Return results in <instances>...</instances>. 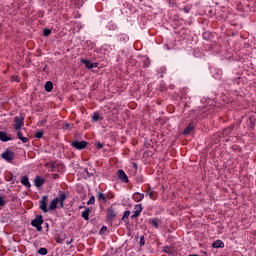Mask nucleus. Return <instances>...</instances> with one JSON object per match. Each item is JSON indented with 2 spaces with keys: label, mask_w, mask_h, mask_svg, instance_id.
<instances>
[{
  "label": "nucleus",
  "mask_w": 256,
  "mask_h": 256,
  "mask_svg": "<svg viewBox=\"0 0 256 256\" xmlns=\"http://www.w3.org/2000/svg\"><path fill=\"white\" fill-rule=\"evenodd\" d=\"M65 199L67 194L65 192H59L58 196L53 198L49 203V197L43 196L40 200L39 208L43 213H49V211H55V209H63L65 207ZM49 205L47 206V204Z\"/></svg>",
  "instance_id": "1"
},
{
  "label": "nucleus",
  "mask_w": 256,
  "mask_h": 256,
  "mask_svg": "<svg viewBox=\"0 0 256 256\" xmlns=\"http://www.w3.org/2000/svg\"><path fill=\"white\" fill-rule=\"evenodd\" d=\"M32 227H36L37 231H42L43 227V216H37L34 220L31 222Z\"/></svg>",
  "instance_id": "2"
},
{
  "label": "nucleus",
  "mask_w": 256,
  "mask_h": 256,
  "mask_svg": "<svg viewBox=\"0 0 256 256\" xmlns=\"http://www.w3.org/2000/svg\"><path fill=\"white\" fill-rule=\"evenodd\" d=\"M14 121H15L14 129L16 131H19V129H21V127H23V125H25V118H23V117L16 116Z\"/></svg>",
  "instance_id": "3"
},
{
  "label": "nucleus",
  "mask_w": 256,
  "mask_h": 256,
  "mask_svg": "<svg viewBox=\"0 0 256 256\" xmlns=\"http://www.w3.org/2000/svg\"><path fill=\"white\" fill-rule=\"evenodd\" d=\"M72 147H75V149H85L87 147V142L85 141H74L72 142Z\"/></svg>",
  "instance_id": "4"
},
{
  "label": "nucleus",
  "mask_w": 256,
  "mask_h": 256,
  "mask_svg": "<svg viewBox=\"0 0 256 256\" xmlns=\"http://www.w3.org/2000/svg\"><path fill=\"white\" fill-rule=\"evenodd\" d=\"M81 63H83L87 69H95L99 67V63H91V61L85 59L81 60Z\"/></svg>",
  "instance_id": "5"
},
{
  "label": "nucleus",
  "mask_w": 256,
  "mask_h": 256,
  "mask_svg": "<svg viewBox=\"0 0 256 256\" xmlns=\"http://www.w3.org/2000/svg\"><path fill=\"white\" fill-rule=\"evenodd\" d=\"M117 175L120 181H122L123 183H129V178L127 177V174L125 173V171L118 170Z\"/></svg>",
  "instance_id": "6"
},
{
  "label": "nucleus",
  "mask_w": 256,
  "mask_h": 256,
  "mask_svg": "<svg viewBox=\"0 0 256 256\" xmlns=\"http://www.w3.org/2000/svg\"><path fill=\"white\" fill-rule=\"evenodd\" d=\"M142 211H143V207L141 206V204H136L134 206V214L131 216L132 219L135 217H139Z\"/></svg>",
  "instance_id": "7"
},
{
  "label": "nucleus",
  "mask_w": 256,
  "mask_h": 256,
  "mask_svg": "<svg viewBox=\"0 0 256 256\" xmlns=\"http://www.w3.org/2000/svg\"><path fill=\"white\" fill-rule=\"evenodd\" d=\"M13 157H14V154L11 151H5L2 154V158H4L5 161H8V163H11V161H13Z\"/></svg>",
  "instance_id": "8"
},
{
  "label": "nucleus",
  "mask_w": 256,
  "mask_h": 256,
  "mask_svg": "<svg viewBox=\"0 0 256 256\" xmlns=\"http://www.w3.org/2000/svg\"><path fill=\"white\" fill-rule=\"evenodd\" d=\"M212 247L214 249H223V247H225V243H223L221 240H216L213 242Z\"/></svg>",
  "instance_id": "9"
},
{
  "label": "nucleus",
  "mask_w": 256,
  "mask_h": 256,
  "mask_svg": "<svg viewBox=\"0 0 256 256\" xmlns=\"http://www.w3.org/2000/svg\"><path fill=\"white\" fill-rule=\"evenodd\" d=\"M0 141L7 143V141H11V137H9L6 132L0 131Z\"/></svg>",
  "instance_id": "10"
},
{
  "label": "nucleus",
  "mask_w": 256,
  "mask_h": 256,
  "mask_svg": "<svg viewBox=\"0 0 256 256\" xmlns=\"http://www.w3.org/2000/svg\"><path fill=\"white\" fill-rule=\"evenodd\" d=\"M133 199H134V201L139 203V201H141L142 199H145V194H141V193L137 192L133 195Z\"/></svg>",
  "instance_id": "11"
},
{
  "label": "nucleus",
  "mask_w": 256,
  "mask_h": 256,
  "mask_svg": "<svg viewBox=\"0 0 256 256\" xmlns=\"http://www.w3.org/2000/svg\"><path fill=\"white\" fill-rule=\"evenodd\" d=\"M115 216H116V214H115V211L113 209H109L107 211V219H108V221H113V219H115Z\"/></svg>",
  "instance_id": "12"
},
{
  "label": "nucleus",
  "mask_w": 256,
  "mask_h": 256,
  "mask_svg": "<svg viewBox=\"0 0 256 256\" xmlns=\"http://www.w3.org/2000/svg\"><path fill=\"white\" fill-rule=\"evenodd\" d=\"M21 183L24 185V187H31V183L29 182V178L27 176L22 177Z\"/></svg>",
  "instance_id": "13"
},
{
  "label": "nucleus",
  "mask_w": 256,
  "mask_h": 256,
  "mask_svg": "<svg viewBox=\"0 0 256 256\" xmlns=\"http://www.w3.org/2000/svg\"><path fill=\"white\" fill-rule=\"evenodd\" d=\"M34 183L37 187H41L43 185V183H45V179H43L41 177H36L34 180Z\"/></svg>",
  "instance_id": "14"
},
{
  "label": "nucleus",
  "mask_w": 256,
  "mask_h": 256,
  "mask_svg": "<svg viewBox=\"0 0 256 256\" xmlns=\"http://www.w3.org/2000/svg\"><path fill=\"white\" fill-rule=\"evenodd\" d=\"M45 91H47V93H51V91H53V82L51 81L46 82Z\"/></svg>",
  "instance_id": "15"
},
{
  "label": "nucleus",
  "mask_w": 256,
  "mask_h": 256,
  "mask_svg": "<svg viewBox=\"0 0 256 256\" xmlns=\"http://www.w3.org/2000/svg\"><path fill=\"white\" fill-rule=\"evenodd\" d=\"M217 72H216V74L213 72V70H211V73H212V75H213V77L215 78V79H221V75H223V71H221L220 69H217L216 70Z\"/></svg>",
  "instance_id": "16"
},
{
  "label": "nucleus",
  "mask_w": 256,
  "mask_h": 256,
  "mask_svg": "<svg viewBox=\"0 0 256 256\" xmlns=\"http://www.w3.org/2000/svg\"><path fill=\"white\" fill-rule=\"evenodd\" d=\"M195 129V126L193 124H189L188 127L184 130V135H189L191 131Z\"/></svg>",
  "instance_id": "17"
},
{
  "label": "nucleus",
  "mask_w": 256,
  "mask_h": 256,
  "mask_svg": "<svg viewBox=\"0 0 256 256\" xmlns=\"http://www.w3.org/2000/svg\"><path fill=\"white\" fill-rule=\"evenodd\" d=\"M164 253H167L168 255H173L175 253V249L172 247L166 246L164 247Z\"/></svg>",
  "instance_id": "18"
},
{
  "label": "nucleus",
  "mask_w": 256,
  "mask_h": 256,
  "mask_svg": "<svg viewBox=\"0 0 256 256\" xmlns=\"http://www.w3.org/2000/svg\"><path fill=\"white\" fill-rule=\"evenodd\" d=\"M150 223L152 225V227H155V229H158L159 228V220L158 219H150Z\"/></svg>",
  "instance_id": "19"
},
{
  "label": "nucleus",
  "mask_w": 256,
  "mask_h": 256,
  "mask_svg": "<svg viewBox=\"0 0 256 256\" xmlns=\"http://www.w3.org/2000/svg\"><path fill=\"white\" fill-rule=\"evenodd\" d=\"M89 213H90L89 209L82 212V217L83 219H85V221H89Z\"/></svg>",
  "instance_id": "20"
},
{
  "label": "nucleus",
  "mask_w": 256,
  "mask_h": 256,
  "mask_svg": "<svg viewBox=\"0 0 256 256\" xmlns=\"http://www.w3.org/2000/svg\"><path fill=\"white\" fill-rule=\"evenodd\" d=\"M129 215H131V211L126 210L123 214L122 221H125V219H129Z\"/></svg>",
  "instance_id": "21"
},
{
  "label": "nucleus",
  "mask_w": 256,
  "mask_h": 256,
  "mask_svg": "<svg viewBox=\"0 0 256 256\" xmlns=\"http://www.w3.org/2000/svg\"><path fill=\"white\" fill-rule=\"evenodd\" d=\"M99 119H101V116L98 113L92 115V121L97 122Z\"/></svg>",
  "instance_id": "22"
},
{
  "label": "nucleus",
  "mask_w": 256,
  "mask_h": 256,
  "mask_svg": "<svg viewBox=\"0 0 256 256\" xmlns=\"http://www.w3.org/2000/svg\"><path fill=\"white\" fill-rule=\"evenodd\" d=\"M87 205H95V196H91L87 202Z\"/></svg>",
  "instance_id": "23"
},
{
  "label": "nucleus",
  "mask_w": 256,
  "mask_h": 256,
  "mask_svg": "<svg viewBox=\"0 0 256 256\" xmlns=\"http://www.w3.org/2000/svg\"><path fill=\"white\" fill-rule=\"evenodd\" d=\"M38 253H39V255H47V250H46V248H40L38 250Z\"/></svg>",
  "instance_id": "24"
},
{
  "label": "nucleus",
  "mask_w": 256,
  "mask_h": 256,
  "mask_svg": "<svg viewBox=\"0 0 256 256\" xmlns=\"http://www.w3.org/2000/svg\"><path fill=\"white\" fill-rule=\"evenodd\" d=\"M35 137H36L37 139H41V137H43V131H37V132L35 133Z\"/></svg>",
  "instance_id": "25"
},
{
  "label": "nucleus",
  "mask_w": 256,
  "mask_h": 256,
  "mask_svg": "<svg viewBox=\"0 0 256 256\" xmlns=\"http://www.w3.org/2000/svg\"><path fill=\"white\" fill-rule=\"evenodd\" d=\"M148 195L150 199H157V194H155V192H149Z\"/></svg>",
  "instance_id": "26"
},
{
  "label": "nucleus",
  "mask_w": 256,
  "mask_h": 256,
  "mask_svg": "<svg viewBox=\"0 0 256 256\" xmlns=\"http://www.w3.org/2000/svg\"><path fill=\"white\" fill-rule=\"evenodd\" d=\"M43 33H44L45 37H49V35H51V31L49 29H47V28L44 29Z\"/></svg>",
  "instance_id": "27"
},
{
  "label": "nucleus",
  "mask_w": 256,
  "mask_h": 256,
  "mask_svg": "<svg viewBox=\"0 0 256 256\" xmlns=\"http://www.w3.org/2000/svg\"><path fill=\"white\" fill-rule=\"evenodd\" d=\"M97 198L102 199V201H105V194L99 192Z\"/></svg>",
  "instance_id": "28"
},
{
  "label": "nucleus",
  "mask_w": 256,
  "mask_h": 256,
  "mask_svg": "<svg viewBox=\"0 0 256 256\" xmlns=\"http://www.w3.org/2000/svg\"><path fill=\"white\" fill-rule=\"evenodd\" d=\"M5 204H6L5 198L0 196V207H4Z\"/></svg>",
  "instance_id": "29"
},
{
  "label": "nucleus",
  "mask_w": 256,
  "mask_h": 256,
  "mask_svg": "<svg viewBox=\"0 0 256 256\" xmlns=\"http://www.w3.org/2000/svg\"><path fill=\"white\" fill-rule=\"evenodd\" d=\"M143 245H145V237L141 236V238H140V246L143 247Z\"/></svg>",
  "instance_id": "30"
},
{
  "label": "nucleus",
  "mask_w": 256,
  "mask_h": 256,
  "mask_svg": "<svg viewBox=\"0 0 256 256\" xmlns=\"http://www.w3.org/2000/svg\"><path fill=\"white\" fill-rule=\"evenodd\" d=\"M20 141H22V143H27L29 141V138L22 136L20 138Z\"/></svg>",
  "instance_id": "31"
},
{
  "label": "nucleus",
  "mask_w": 256,
  "mask_h": 256,
  "mask_svg": "<svg viewBox=\"0 0 256 256\" xmlns=\"http://www.w3.org/2000/svg\"><path fill=\"white\" fill-rule=\"evenodd\" d=\"M17 137H18V139H21L23 137V134L21 133V131L17 132Z\"/></svg>",
  "instance_id": "32"
},
{
  "label": "nucleus",
  "mask_w": 256,
  "mask_h": 256,
  "mask_svg": "<svg viewBox=\"0 0 256 256\" xmlns=\"http://www.w3.org/2000/svg\"><path fill=\"white\" fill-rule=\"evenodd\" d=\"M97 147H98V149H103V144L98 143V144H97Z\"/></svg>",
  "instance_id": "33"
},
{
  "label": "nucleus",
  "mask_w": 256,
  "mask_h": 256,
  "mask_svg": "<svg viewBox=\"0 0 256 256\" xmlns=\"http://www.w3.org/2000/svg\"><path fill=\"white\" fill-rule=\"evenodd\" d=\"M66 129H69V124L66 125Z\"/></svg>",
  "instance_id": "34"
},
{
  "label": "nucleus",
  "mask_w": 256,
  "mask_h": 256,
  "mask_svg": "<svg viewBox=\"0 0 256 256\" xmlns=\"http://www.w3.org/2000/svg\"><path fill=\"white\" fill-rule=\"evenodd\" d=\"M14 81H17V77H14Z\"/></svg>",
  "instance_id": "35"
},
{
  "label": "nucleus",
  "mask_w": 256,
  "mask_h": 256,
  "mask_svg": "<svg viewBox=\"0 0 256 256\" xmlns=\"http://www.w3.org/2000/svg\"><path fill=\"white\" fill-rule=\"evenodd\" d=\"M146 65V67H149V64H145Z\"/></svg>",
  "instance_id": "36"
}]
</instances>
